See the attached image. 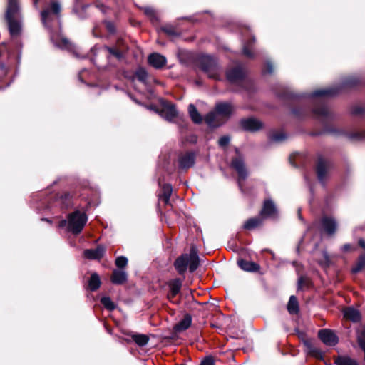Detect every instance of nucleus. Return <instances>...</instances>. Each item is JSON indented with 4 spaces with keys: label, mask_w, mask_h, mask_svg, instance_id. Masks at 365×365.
Returning <instances> with one entry per match:
<instances>
[{
    "label": "nucleus",
    "mask_w": 365,
    "mask_h": 365,
    "mask_svg": "<svg viewBox=\"0 0 365 365\" xmlns=\"http://www.w3.org/2000/svg\"><path fill=\"white\" fill-rule=\"evenodd\" d=\"M361 84V80L358 76H348L342 80L339 86L314 91L310 93V98L332 97L338 95L343 89L354 88Z\"/></svg>",
    "instance_id": "1"
},
{
    "label": "nucleus",
    "mask_w": 365,
    "mask_h": 365,
    "mask_svg": "<svg viewBox=\"0 0 365 365\" xmlns=\"http://www.w3.org/2000/svg\"><path fill=\"white\" fill-rule=\"evenodd\" d=\"M291 113L298 120L307 118L310 113H312L316 118H319V117H327L329 110L324 103L316 104L312 108L307 104H301L292 108Z\"/></svg>",
    "instance_id": "2"
},
{
    "label": "nucleus",
    "mask_w": 365,
    "mask_h": 365,
    "mask_svg": "<svg viewBox=\"0 0 365 365\" xmlns=\"http://www.w3.org/2000/svg\"><path fill=\"white\" fill-rule=\"evenodd\" d=\"M199 265V257L197 250L192 247L189 254H184L176 259L175 268L180 274H184L187 267L190 272H195Z\"/></svg>",
    "instance_id": "3"
},
{
    "label": "nucleus",
    "mask_w": 365,
    "mask_h": 365,
    "mask_svg": "<svg viewBox=\"0 0 365 365\" xmlns=\"http://www.w3.org/2000/svg\"><path fill=\"white\" fill-rule=\"evenodd\" d=\"M87 215L84 212L76 210L68 215V220H63L60 222L59 226L68 225V229L72 233L79 234L87 222Z\"/></svg>",
    "instance_id": "4"
},
{
    "label": "nucleus",
    "mask_w": 365,
    "mask_h": 365,
    "mask_svg": "<svg viewBox=\"0 0 365 365\" xmlns=\"http://www.w3.org/2000/svg\"><path fill=\"white\" fill-rule=\"evenodd\" d=\"M19 13L17 0H9L6 19L9 25L10 34L12 36L18 35L20 32V24L16 20Z\"/></svg>",
    "instance_id": "5"
},
{
    "label": "nucleus",
    "mask_w": 365,
    "mask_h": 365,
    "mask_svg": "<svg viewBox=\"0 0 365 365\" xmlns=\"http://www.w3.org/2000/svg\"><path fill=\"white\" fill-rule=\"evenodd\" d=\"M200 66L201 69L207 74L208 77L219 80L221 77L222 71L215 58L210 56H202L200 58Z\"/></svg>",
    "instance_id": "6"
},
{
    "label": "nucleus",
    "mask_w": 365,
    "mask_h": 365,
    "mask_svg": "<svg viewBox=\"0 0 365 365\" xmlns=\"http://www.w3.org/2000/svg\"><path fill=\"white\" fill-rule=\"evenodd\" d=\"M334 164L332 160L325 158L322 154H317L315 164V172L320 183L325 185V179L329 170Z\"/></svg>",
    "instance_id": "7"
},
{
    "label": "nucleus",
    "mask_w": 365,
    "mask_h": 365,
    "mask_svg": "<svg viewBox=\"0 0 365 365\" xmlns=\"http://www.w3.org/2000/svg\"><path fill=\"white\" fill-rule=\"evenodd\" d=\"M61 11V6L58 2L55 0H51L50 6L44 9L41 11V19L43 23L49 26V23L53 20V16L58 17Z\"/></svg>",
    "instance_id": "8"
},
{
    "label": "nucleus",
    "mask_w": 365,
    "mask_h": 365,
    "mask_svg": "<svg viewBox=\"0 0 365 365\" xmlns=\"http://www.w3.org/2000/svg\"><path fill=\"white\" fill-rule=\"evenodd\" d=\"M318 338L327 346H334L339 343V337L332 329H322L318 331Z\"/></svg>",
    "instance_id": "9"
},
{
    "label": "nucleus",
    "mask_w": 365,
    "mask_h": 365,
    "mask_svg": "<svg viewBox=\"0 0 365 365\" xmlns=\"http://www.w3.org/2000/svg\"><path fill=\"white\" fill-rule=\"evenodd\" d=\"M232 167L237 171L239 180L238 184L240 188L242 190V181H245L248 175V173L245 168L244 161L240 158H234L232 160Z\"/></svg>",
    "instance_id": "10"
},
{
    "label": "nucleus",
    "mask_w": 365,
    "mask_h": 365,
    "mask_svg": "<svg viewBox=\"0 0 365 365\" xmlns=\"http://www.w3.org/2000/svg\"><path fill=\"white\" fill-rule=\"evenodd\" d=\"M322 231L329 236H333L337 231L338 223L336 220L329 216H324L321 218Z\"/></svg>",
    "instance_id": "11"
},
{
    "label": "nucleus",
    "mask_w": 365,
    "mask_h": 365,
    "mask_svg": "<svg viewBox=\"0 0 365 365\" xmlns=\"http://www.w3.org/2000/svg\"><path fill=\"white\" fill-rule=\"evenodd\" d=\"M321 123L324 125V130L322 131H313L310 133L312 136H319L324 133H335L336 130L334 128L327 125V123L333 119L332 114L329 111V115L327 117H320Z\"/></svg>",
    "instance_id": "12"
},
{
    "label": "nucleus",
    "mask_w": 365,
    "mask_h": 365,
    "mask_svg": "<svg viewBox=\"0 0 365 365\" xmlns=\"http://www.w3.org/2000/svg\"><path fill=\"white\" fill-rule=\"evenodd\" d=\"M240 125L244 130L252 132L258 130L262 127V123L259 120L252 118L242 120Z\"/></svg>",
    "instance_id": "13"
},
{
    "label": "nucleus",
    "mask_w": 365,
    "mask_h": 365,
    "mask_svg": "<svg viewBox=\"0 0 365 365\" xmlns=\"http://www.w3.org/2000/svg\"><path fill=\"white\" fill-rule=\"evenodd\" d=\"M160 115L168 121L173 120L178 115V111L172 103H165L161 110Z\"/></svg>",
    "instance_id": "14"
},
{
    "label": "nucleus",
    "mask_w": 365,
    "mask_h": 365,
    "mask_svg": "<svg viewBox=\"0 0 365 365\" xmlns=\"http://www.w3.org/2000/svg\"><path fill=\"white\" fill-rule=\"evenodd\" d=\"M195 155L194 153H186L179 157V165L182 169L191 168L195 164Z\"/></svg>",
    "instance_id": "15"
},
{
    "label": "nucleus",
    "mask_w": 365,
    "mask_h": 365,
    "mask_svg": "<svg viewBox=\"0 0 365 365\" xmlns=\"http://www.w3.org/2000/svg\"><path fill=\"white\" fill-rule=\"evenodd\" d=\"M264 221L265 220L259 215L247 220L243 225V228L247 230H252L260 227Z\"/></svg>",
    "instance_id": "16"
},
{
    "label": "nucleus",
    "mask_w": 365,
    "mask_h": 365,
    "mask_svg": "<svg viewBox=\"0 0 365 365\" xmlns=\"http://www.w3.org/2000/svg\"><path fill=\"white\" fill-rule=\"evenodd\" d=\"M148 61L150 66L159 69L165 65L166 58L163 55L158 53H153L148 56Z\"/></svg>",
    "instance_id": "17"
},
{
    "label": "nucleus",
    "mask_w": 365,
    "mask_h": 365,
    "mask_svg": "<svg viewBox=\"0 0 365 365\" xmlns=\"http://www.w3.org/2000/svg\"><path fill=\"white\" fill-rule=\"evenodd\" d=\"M215 110L220 118H227L233 111L232 106L229 103H219L215 106Z\"/></svg>",
    "instance_id": "18"
},
{
    "label": "nucleus",
    "mask_w": 365,
    "mask_h": 365,
    "mask_svg": "<svg viewBox=\"0 0 365 365\" xmlns=\"http://www.w3.org/2000/svg\"><path fill=\"white\" fill-rule=\"evenodd\" d=\"M344 317L346 319L357 323L361 320V314L353 307H348L344 311Z\"/></svg>",
    "instance_id": "19"
},
{
    "label": "nucleus",
    "mask_w": 365,
    "mask_h": 365,
    "mask_svg": "<svg viewBox=\"0 0 365 365\" xmlns=\"http://www.w3.org/2000/svg\"><path fill=\"white\" fill-rule=\"evenodd\" d=\"M105 253L103 246H98L96 249H88L83 252V255L88 259H100Z\"/></svg>",
    "instance_id": "20"
},
{
    "label": "nucleus",
    "mask_w": 365,
    "mask_h": 365,
    "mask_svg": "<svg viewBox=\"0 0 365 365\" xmlns=\"http://www.w3.org/2000/svg\"><path fill=\"white\" fill-rule=\"evenodd\" d=\"M226 76L230 82L236 83L244 78L245 72L242 68H236L227 71Z\"/></svg>",
    "instance_id": "21"
},
{
    "label": "nucleus",
    "mask_w": 365,
    "mask_h": 365,
    "mask_svg": "<svg viewBox=\"0 0 365 365\" xmlns=\"http://www.w3.org/2000/svg\"><path fill=\"white\" fill-rule=\"evenodd\" d=\"M223 118H220L217 111L209 113L205 118L206 123L211 127H217L223 123Z\"/></svg>",
    "instance_id": "22"
},
{
    "label": "nucleus",
    "mask_w": 365,
    "mask_h": 365,
    "mask_svg": "<svg viewBox=\"0 0 365 365\" xmlns=\"http://www.w3.org/2000/svg\"><path fill=\"white\" fill-rule=\"evenodd\" d=\"M237 265L240 268L245 272H255L259 271L260 267L258 264L240 259L237 261Z\"/></svg>",
    "instance_id": "23"
},
{
    "label": "nucleus",
    "mask_w": 365,
    "mask_h": 365,
    "mask_svg": "<svg viewBox=\"0 0 365 365\" xmlns=\"http://www.w3.org/2000/svg\"><path fill=\"white\" fill-rule=\"evenodd\" d=\"M336 365H359L357 361L349 356L339 355L333 357Z\"/></svg>",
    "instance_id": "24"
},
{
    "label": "nucleus",
    "mask_w": 365,
    "mask_h": 365,
    "mask_svg": "<svg viewBox=\"0 0 365 365\" xmlns=\"http://www.w3.org/2000/svg\"><path fill=\"white\" fill-rule=\"evenodd\" d=\"M306 346L309 356L317 360L324 361V353L319 348H317L308 342L306 343Z\"/></svg>",
    "instance_id": "25"
},
{
    "label": "nucleus",
    "mask_w": 365,
    "mask_h": 365,
    "mask_svg": "<svg viewBox=\"0 0 365 365\" xmlns=\"http://www.w3.org/2000/svg\"><path fill=\"white\" fill-rule=\"evenodd\" d=\"M314 287V284L312 279L306 276L302 275L299 277L297 281V290L303 291L305 289H310Z\"/></svg>",
    "instance_id": "26"
},
{
    "label": "nucleus",
    "mask_w": 365,
    "mask_h": 365,
    "mask_svg": "<svg viewBox=\"0 0 365 365\" xmlns=\"http://www.w3.org/2000/svg\"><path fill=\"white\" fill-rule=\"evenodd\" d=\"M274 212V205L271 200H266L264 203L263 207L260 211L259 215L262 216L265 220L272 216Z\"/></svg>",
    "instance_id": "27"
},
{
    "label": "nucleus",
    "mask_w": 365,
    "mask_h": 365,
    "mask_svg": "<svg viewBox=\"0 0 365 365\" xmlns=\"http://www.w3.org/2000/svg\"><path fill=\"white\" fill-rule=\"evenodd\" d=\"M127 280V274L123 270H114L111 276V282L113 284H121Z\"/></svg>",
    "instance_id": "28"
},
{
    "label": "nucleus",
    "mask_w": 365,
    "mask_h": 365,
    "mask_svg": "<svg viewBox=\"0 0 365 365\" xmlns=\"http://www.w3.org/2000/svg\"><path fill=\"white\" fill-rule=\"evenodd\" d=\"M182 282L179 279H175L169 284L170 292L168 294L169 299L174 298L180 291Z\"/></svg>",
    "instance_id": "29"
},
{
    "label": "nucleus",
    "mask_w": 365,
    "mask_h": 365,
    "mask_svg": "<svg viewBox=\"0 0 365 365\" xmlns=\"http://www.w3.org/2000/svg\"><path fill=\"white\" fill-rule=\"evenodd\" d=\"M192 323V317L190 314H186L184 318L180 320L175 326V329L177 331H182L186 330L190 327Z\"/></svg>",
    "instance_id": "30"
},
{
    "label": "nucleus",
    "mask_w": 365,
    "mask_h": 365,
    "mask_svg": "<svg viewBox=\"0 0 365 365\" xmlns=\"http://www.w3.org/2000/svg\"><path fill=\"white\" fill-rule=\"evenodd\" d=\"M365 268V253L361 254L351 268L352 274H357Z\"/></svg>",
    "instance_id": "31"
},
{
    "label": "nucleus",
    "mask_w": 365,
    "mask_h": 365,
    "mask_svg": "<svg viewBox=\"0 0 365 365\" xmlns=\"http://www.w3.org/2000/svg\"><path fill=\"white\" fill-rule=\"evenodd\" d=\"M255 42V37H251V38L243 45V54L248 58H253L255 56V53L253 51V45Z\"/></svg>",
    "instance_id": "32"
},
{
    "label": "nucleus",
    "mask_w": 365,
    "mask_h": 365,
    "mask_svg": "<svg viewBox=\"0 0 365 365\" xmlns=\"http://www.w3.org/2000/svg\"><path fill=\"white\" fill-rule=\"evenodd\" d=\"M287 310L291 314H297L299 312L297 298L294 295L289 297L287 304Z\"/></svg>",
    "instance_id": "33"
},
{
    "label": "nucleus",
    "mask_w": 365,
    "mask_h": 365,
    "mask_svg": "<svg viewBox=\"0 0 365 365\" xmlns=\"http://www.w3.org/2000/svg\"><path fill=\"white\" fill-rule=\"evenodd\" d=\"M189 115L192 120L197 124L201 123L202 118L201 115L198 113L196 107L193 104H190L188 106Z\"/></svg>",
    "instance_id": "34"
},
{
    "label": "nucleus",
    "mask_w": 365,
    "mask_h": 365,
    "mask_svg": "<svg viewBox=\"0 0 365 365\" xmlns=\"http://www.w3.org/2000/svg\"><path fill=\"white\" fill-rule=\"evenodd\" d=\"M162 195L160 199L164 202L165 204L168 205L170 202V198L173 192L172 186L169 184H165L162 188Z\"/></svg>",
    "instance_id": "35"
},
{
    "label": "nucleus",
    "mask_w": 365,
    "mask_h": 365,
    "mask_svg": "<svg viewBox=\"0 0 365 365\" xmlns=\"http://www.w3.org/2000/svg\"><path fill=\"white\" fill-rule=\"evenodd\" d=\"M101 280L99 276L96 273L91 274L88 281V287L91 291H96L100 287Z\"/></svg>",
    "instance_id": "36"
},
{
    "label": "nucleus",
    "mask_w": 365,
    "mask_h": 365,
    "mask_svg": "<svg viewBox=\"0 0 365 365\" xmlns=\"http://www.w3.org/2000/svg\"><path fill=\"white\" fill-rule=\"evenodd\" d=\"M132 339L140 346L146 345L149 341L148 336L145 334H134Z\"/></svg>",
    "instance_id": "37"
},
{
    "label": "nucleus",
    "mask_w": 365,
    "mask_h": 365,
    "mask_svg": "<svg viewBox=\"0 0 365 365\" xmlns=\"http://www.w3.org/2000/svg\"><path fill=\"white\" fill-rule=\"evenodd\" d=\"M346 136L352 140H361L364 138H365V132H353V133H346Z\"/></svg>",
    "instance_id": "38"
},
{
    "label": "nucleus",
    "mask_w": 365,
    "mask_h": 365,
    "mask_svg": "<svg viewBox=\"0 0 365 365\" xmlns=\"http://www.w3.org/2000/svg\"><path fill=\"white\" fill-rule=\"evenodd\" d=\"M101 304L108 310H113L115 308L114 303L112 302L110 297H104L101 299Z\"/></svg>",
    "instance_id": "39"
},
{
    "label": "nucleus",
    "mask_w": 365,
    "mask_h": 365,
    "mask_svg": "<svg viewBox=\"0 0 365 365\" xmlns=\"http://www.w3.org/2000/svg\"><path fill=\"white\" fill-rule=\"evenodd\" d=\"M105 49L116 58L120 59L123 57V53L118 48L106 46Z\"/></svg>",
    "instance_id": "40"
},
{
    "label": "nucleus",
    "mask_w": 365,
    "mask_h": 365,
    "mask_svg": "<svg viewBox=\"0 0 365 365\" xmlns=\"http://www.w3.org/2000/svg\"><path fill=\"white\" fill-rule=\"evenodd\" d=\"M135 76L140 81L145 82L147 79L148 73L145 69L140 68L136 71Z\"/></svg>",
    "instance_id": "41"
},
{
    "label": "nucleus",
    "mask_w": 365,
    "mask_h": 365,
    "mask_svg": "<svg viewBox=\"0 0 365 365\" xmlns=\"http://www.w3.org/2000/svg\"><path fill=\"white\" fill-rule=\"evenodd\" d=\"M128 264V259L125 257H118L115 259V265L118 268H124Z\"/></svg>",
    "instance_id": "42"
},
{
    "label": "nucleus",
    "mask_w": 365,
    "mask_h": 365,
    "mask_svg": "<svg viewBox=\"0 0 365 365\" xmlns=\"http://www.w3.org/2000/svg\"><path fill=\"white\" fill-rule=\"evenodd\" d=\"M357 342L361 349L365 348V327L361 330V333L358 336Z\"/></svg>",
    "instance_id": "43"
},
{
    "label": "nucleus",
    "mask_w": 365,
    "mask_h": 365,
    "mask_svg": "<svg viewBox=\"0 0 365 365\" xmlns=\"http://www.w3.org/2000/svg\"><path fill=\"white\" fill-rule=\"evenodd\" d=\"M351 113L354 115H361L365 113V108L361 106H355L352 107Z\"/></svg>",
    "instance_id": "44"
},
{
    "label": "nucleus",
    "mask_w": 365,
    "mask_h": 365,
    "mask_svg": "<svg viewBox=\"0 0 365 365\" xmlns=\"http://www.w3.org/2000/svg\"><path fill=\"white\" fill-rule=\"evenodd\" d=\"M287 138L286 133L275 130V143L282 142Z\"/></svg>",
    "instance_id": "45"
},
{
    "label": "nucleus",
    "mask_w": 365,
    "mask_h": 365,
    "mask_svg": "<svg viewBox=\"0 0 365 365\" xmlns=\"http://www.w3.org/2000/svg\"><path fill=\"white\" fill-rule=\"evenodd\" d=\"M273 66L272 63L270 61H267L265 63L263 68H262V73L264 74H270L272 73Z\"/></svg>",
    "instance_id": "46"
},
{
    "label": "nucleus",
    "mask_w": 365,
    "mask_h": 365,
    "mask_svg": "<svg viewBox=\"0 0 365 365\" xmlns=\"http://www.w3.org/2000/svg\"><path fill=\"white\" fill-rule=\"evenodd\" d=\"M230 143V138L228 136H222L219 139L218 143L221 147H225Z\"/></svg>",
    "instance_id": "47"
},
{
    "label": "nucleus",
    "mask_w": 365,
    "mask_h": 365,
    "mask_svg": "<svg viewBox=\"0 0 365 365\" xmlns=\"http://www.w3.org/2000/svg\"><path fill=\"white\" fill-rule=\"evenodd\" d=\"M162 30L170 36H175L177 34L174 29L171 26L163 27Z\"/></svg>",
    "instance_id": "48"
},
{
    "label": "nucleus",
    "mask_w": 365,
    "mask_h": 365,
    "mask_svg": "<svg viewBox=\"0 0 365 365\" xmlns=\"http://www.w3.org/2000/svg\"><path fill=\"white\" fill-rule=\"evenodd\" d=\"M200 365H214V361L212 358H206L203 360Z\"/></svg>",
    "instance_id": "49"
},
{
    "label": "nucleus",
    "mask_w": 365,
    "mask_h": 365,
    "mask_svg": "<svg viewBox=\"0 0 365 365\" xmlns=\"http://www.w3.org/2000/svg\"><path fill=\"white\" fill-rule=\"evenodd\" d=\"M354 250V248L351 244H345L342 247V251L344 252H348Z\"/></svg>",
    "instance_id": "50"
},
{
    "label": "nucleus",
    "mask_w": 365,
    "mask_h": 365,
    "mask_svg": "<svg viewBox=\"0 0 365 365\" xmlns=\"http://www.w3.org/2000/svg\"><path fill=\"white\" fill-rule=\"evenodd\" d=\"M145 14L148 15V16H153L155 15V11L151 8H145Z\"/></svg>",
    "instance_id": "51"
},
{
    "label": "nucleus",
    "mask_w": 365,
    "mask_h": 365,
    "mask_svg": "<svg viewBox=\"0 0 365 365\" xmlns=\"http://www.w3.org/2000/svg\"><path fill=\"white\" fill-rule=\"evenodd\" d=\"M358 245L363 249L365 250V240L360 238L358 241Z\"/></svg>",
    "instance_id": "52"
},
{
    "label": "nucleus",
    "mask_w": 365,
    "mask_h": 365,
    "mask_svg": "<svg viewBox=\"0 0 365 365\" xmlns=\"http://www.w3.org/2000/svg\"><path fill=\"white\" fill-rule=\"evenodd\" d=\"M107 27L110 31H113V26L110 23H107Z\"/></svg>",
    "instance_id": "53"
},
{
    "label": "nucleus",
    "mask_w": 365,
    "mask_h": 365,
    "mask_svg": "<svg viewBox=\"0 0 365 365\" xmlns=\"http://www.w3.org/2000/svg\"><path fill=\"white\" fill-rule=\"evenodd\" d=\"M290 97H291V98H299V96H296V95H293V94H291V95H290Z\"/></svg>",
    "instance_id": "54"
},
{
    "label": "nucleus",
    "mask_w": 365,
    "mask_h": 365,
    "mask_svg": "<svg viewBox=\"0 0 365 365\" xmlns=\"http://www.w3.org/2000/svg\"><path fill=\"white\" fill-rule=\"evenodd\" d=\"M64 195H65V198H68L70 196V195L68 193H66Z\"/></svg>",
    "instance_id": "55"
},
{
    "label": "nucleus",
    "mask_w": 365,
    "mask_h": 365,
    "mask_svg": "<svg viewBox=\"0 0 365 365\" xmlns=\"http://www.w3.org/2000/svg\"><path fill=\"white\" fill-rule=\"evenodd\" d=\"M362 351H364V361H365V348L362 349Z\"/></svg>",
    "instance_id": "56"
},
{
    "label": "nucleus",
    "mask_w": 365,
    "mask_h": 365,
    "mask_svg": "<svg viewBox=\"0 0 365 365\" xmlns=\"http://www.w3.org/2000/svg\"><path fill=\"white\" fill-rule=\"evenodd\" d=\"M274 212H275V215H276L277 214V210L276 209L274 210Z\"/></svg>",
    "instance_id": "57"
}]
</instances>
